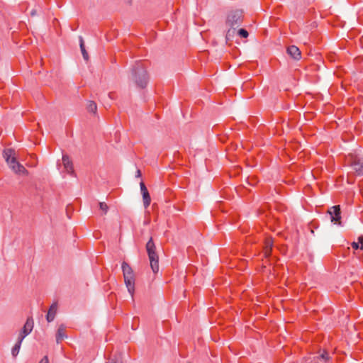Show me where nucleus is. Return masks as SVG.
Here are the masks:
<instances>
[{"label":"nucleus","mask_w":363,"mask_h":363,"mask_svg":"<svg viewBox=\"0 0 363 363\" xmlns=\"http://www.w3.org/2000/svg\"><path fill=\"white\" fill-rule=\"evenodd\" d=\"M358 241L361 244V245L359 246L360 250H363V238L359 237Z\"/></svg>","instance_id":"nucleus-24"},{"label":"nucleus","mask_w":363,"mask_h":363,"mask_svg":"<svg viewBox=\"0 0 363 363\" xmlns=\"http://www.w3.org/2000/svg\"><path fill=\"white\" fill-rule=\"evenodd\" d=\"M36 13V11L35 10H33L31 12H30V14L31 16H35Z\"/></svg>","instance_id":"nucleus-27"},{"label":"nucleus","mask_w":363,"mask_h":363,"mask_svg":"<svg viewBox=\"0 0 363 363\" xmlns=\"http://www.w3.org/2000/svg\"><path fill=\"white\" fill-rule=\"evenodd\" d=\"M57 303H53L49 310H48V314L46 315V319L48 320V322H52L54 319H55V315H56V313H57Z\"/></svg>","instance_id":"nucleus-12"},{"label":"nucleus","mask_w":363,"mask_h":363,"mask_svg":"<svg viewBox=\"0 0 363 363\" xmlns=\"http://www.w3.org/2000/svg\"><path fill=\"white\" fill-rule=\"evenodd\" d=\"M130 79L139 88H145L148 82V77L145 65L142 62H137L131 70Z\"/></svg>","instance_id":"nucleus-1"},{"label":"nucleus","mask_w":363,"mask_h":363,"mask_svg":"<svg viewBox=\"0 0 363 363\" xmlns=\"http://www.w3.org/2000/svg\"><path fill=\"white\" fill-rule=\"evenodd\" d=\"M4 157L10 168L16 174H28L26 168L16 161L15 152L13 149L9 148L4 151Z\"/></svg>","instance_id":"nucleus-3"},{"label":"nucleus","mask_w":363,"mask_h":363,"mask_svg":"<svg viewBox=\"0 0 363 363\" xmlns=\"http://www.w3.org/2000/svg\"><path fill=\"white\" fill-rule=\"evenodd\" d=\"M238 35L242 37V38H247L248 36V32L243 29V28H241L238 31Z\"/></svg>","instance_id":"nucleus-22"},{"label":"nucleus","mask_w":363,"mask_h":363,"mask_svg":"<svg viewBox=\"0 0 363 363\" xmlns=\"http://www.w3.org/2000/svg\"><path fill=\"white\" fill-rule=\"evenodd\" d=\"M140 191L143 196V205L145 208H147L151 203V198L149 191L143 182L140 183Z\"/></svg>","instance_id":"nucleus-8"},{"label":"nucleus","mask_w":363,"mask_h":363,"mask_svg":"<svg viewBox=\"0 0 363 363\" xmlns=\"http://www.w3.org/2000/svg\"><path fill=\"white\" fill-rule=\"evenodd\" d=\"M146 250L152 272L156 274L159 271V257L155 251L156 247L151 238L146 244Z\"/></svg>","instance_id":"nucleus-5"},{"label":"nucleus","mask_w":363,"mask_h":363,"mask_svg":"<svg viewBox=\"0 0 363 363\" xmlns=\"http://www.w3.org/2000/svg\"><path fill=\"white\" fill-rule=\"evenodd\" d=\"M242 12L239 10H236L230 12L227 18L226 25L230 28L235 26H239L242 23Z\"/></svg>","instance_id":"nucleus-6"},{"label":"nucleus","mask_w":363,"mask_h":363,"mask_svg":"<svg viewBox=\"0 0 363 363\" xmlns=\"http://www.w3.org/2000/svg\"><path fill=\"white\" fill-rule=\"evenodd\" d=\"M107 363H122L121 354H115L109 359Z\"/></svg>","instance_id":"nucleus-18"},{"label":"nucleus","mask_w":363,"mask_h":363,"mask_svg":"<svg viewBox=\"0 0 363 363\" xmlns=\"http://www.w3.org/2000/svg\"><path fill=\"white\" fill-rule=\"evenodd\" d=\"M235 33V29L233 28H230L228 30L226 33V40H229L232 37H233L234 34Z\"/></svg>","instance_id":"nucleus-20"},{"label":"nucleus","mask_w":363,"mask_h":363,"mask_svg":"<svg viewBox=\"0 0 363 363\" xmlns=\"http://www.w3.org/2000/svg\"><path fill=\"white\" fill-rule=\"evenodd\" d=\"M39 363H49V359H48V357L47 356H45L40 361Z\"/></svg>","instance_id":"nucleus-23"},{"label":"nucleus","mask_w":363,"mask_h":363,"mask_svg":"<svg viewBox=\"0 0 363 363\" xmlns=\"http://www.w3.org/2000/svg\"><path fill=\"white\" fill-rule=\"evenodd\" d=\"M328 213L330 216V219L332 222L335 223L340 224V206H333L329 211Z\"/></svg>","instance_id":"nucleus-9"},{"label":"nucleus","mask_w":363,"mask_h":363,"mask_svg":"<svg viewBox=\"0 0 363 363\" xmlns=\"http://www.w3.org/2000/svg\"><path fill=\"white\" fill-rule=\"evenodd\" d=\"M62 163H63V166H64L65 170L68 174H72L73 172H74L72 162V161L70 160L69 157L67 155H64L62 156Z\"/></svg>","instance_id":"nucleus-11"},{"label":"nucleus","mask_w":363,"mask_h":363,"mask_svg":"<svg viewBox=\"0 0 363 363\" xmlns=\"http://www.w3.org/2000/svg\"><path fill=\"white\" fill-rule=\"evenodd\" d=\"M287 53L294 60H299L301 57V51L295 45H291L287 48Z\"/></svg>","instance_id":"nucleus-10"},{"label":"nucleus","mask_w":363,"mask_h":363,"mask_svg":"<svg viewBox=\"0 0 363 363\" xmlns=\"http://www.w3.org/2000/svg\"><path fill=\"white\" fill-rule=\"evenodd\" d=\"M80 49H81V51H82V54L83 55V57L85 60H88L89 59V55L85 49V47H84V40H83V38L82 37H80Z\"/></svg>","instance_id":"nucleus-17"},{"label":"nucleus","mask_w":363,"mask_h":363,"mask_svg":"<svg viewBox=\"0 0 363 363\" xmlns=\"http://www.w3.org/2000/svg\"><path fill=\"white\" fill-rule=\"evenodd\" d=\"M33 325V319L30 317L28 318L24 326L18 334V339L23 341V339L32 332Z\"/></svg>","instance_id":"nucleus-7"},{"label":"nucleus","mask_w":363,"mask_h":363,"mask_svg":"<svg viewBox=\"0 0 363 363\" xmlns=\"http://www.w3.org/2000/svg\"><path fill=\"white\" fill-rule=\"evenodd\" d=\"M142 175L140 169H138L136 172V177H140Z\"/></svg>","instance_id":"nucleus-26"},{"label":"nucleus","mask_w":363,"mask_h":363,"mask_svg":"<svg viewBox=\"0 0 363 363\" xmlns=\"http://www.w3.org/2000/svg\"><path fill=\"white\" fill-rule=\"evenodd\" d=\"M99 208L104 213H106L108 209V207L105 202H100Z\"/></svg>","instance_id":"nucleus-21"},{"label":"nucleus","mask_w":363,"mask_h":363,"mask_svg":"<svg viewBox=\"0 0 363 363\" xmlns=\"http://www.w3.org/2000/svg\"><path fill=\"white\" fill-rule=\"evenodd\" d=\"M22 342H23L22 340L17 339L16 343L13 347L11 353L14 357H16L18 355V354L19 353Z\"/></svg>","instance_id":"nucleus-16"},{"label":"nucleus","mask_w":363,"mask_h":363,"mask_svg":"<svg viewBox=\"0 0 363 363\" xmlns=\"http://www.w3.org/2000/svg\"><path fill=\"white\" fill-rule=\"evenodd\" d=\"M87 110H88V111H89L91 113H95L97 110L96 104L92 101H90L87 106Z\"/></svg>","instance_id":"nucleus-19"},{"label":"nucleus","mask_w":363,"mask_h":363,"mask_svg":"<svg viewBox=\"0 0 363 363\" xmlns=\"http://www.w3.org/2000/svg\"><path fill=\"white\" fill-rule=\"evenodd\" d=\"M121 268L123 271V275L124 279V283L127 288L128 293L131 297H133L135 292V274L132 267L125 262H123L121 264Z\"/></svg>","instance_id":"nucleus-2"},{"label":"nucleus","mask_w":363,"mask_h":363,"mask_svg":"<svg viewBox=\"0 0 363 363\" xmlns=\"http://www.w3.org/2000/svg\"><path fill=\"white\" fill-rule=\"evenodd\" d=\"M345 163L352 167L356 174L363 175V156L350 153L345 158Z\"/></svg>","instance_id":"nucleus-4"},{"label":"nucleus","mask_w":363,"mask_h":363,"mask_svg":"<svg viewBox=\"0 0 363 363\" xmlns=\"http://www.w3.org/2000/svg\"><path fill=\"white\" fill-rule=\"evenodd\" d=\"M67 337L65 327L64 325L59 326L56 333V342L57 343L61 342L65 338Z\"/></svg>","instance_id":"nucleus-13"},{"label":"nucleus","mask_w":363,"mask_h":363,"mask_svg":"<svg viewBox=\"0 0 363 363\" xmlns=\"http://www.w3.org/2000/svg\"><path fill=\"white\" fill-rule=\"evenodd\" d=\"M316 363H330V357L326 351L315 357Z\"/></svg>","instance_id":"nucleus-15"},{"label":"nucleus","mask_w":363,"mask_h":363,"mask_svg":"<svg viewBox=\"0 0 363 363\" xmlns=\"http://www.w3.org/2000/svg\"><path fill=\"white\" fill-rule=\"evenodd\" d=\"M272 245V240L271 238L266 239L263 251L264 255L266 257H269L271 255Z\"/></svg>","instance_id":"nucleus-14"},{"label":"nucleus","mask_w":363,"mask_h":363,"mask_svg":"<svg viewBox=\"0 0 363 363\" xmlns=\"http://www.w3.org/2000/svg\"><path fill=\"white\" fill-rule=\"evenodd\" d=\"M359 242H352V247L354 249L357 250V249L359 248Z\"/></svg>","instance_id":"nucleus-25"}]
</instances>
